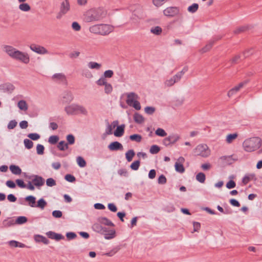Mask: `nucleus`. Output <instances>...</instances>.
<instances>
[{
  "instance_id": "nucleus-1",
  "label": "nucleus",
  "mask_w": 262,
  "mask_h": 262,
  "mask_svg": "<svg viewBox=\"0 0 262 262\" xmlns=\"http://www.w3.org/2000/svg\"><path fill=\"white\" fill-rule=\"evenodd\" d=\"M106 15V12L102 8L91 9L84 14V19L87 23L99 21L104 18Z\"/></svg>"
},
{
  "instance_id": "nucleus-2",
  "label": "nucleus",
  "mask_w": 262,
  "mask_h": 262,
  "mask_svg": "<svg viewBox=\"0 0 262 262\" xmlns=\"http://www.w3.org/2000/svg\"><path fill=\"white\" fill-rule=\"evenodd\" d=\"M261 140L259 137H252L246 139L243 147L247 152H252L258 149L261 145Z\"/></svg>"
},
{
  "instance_id": "nucleus-3",
  "label": "nucleus",
  "mask_w": 262,
  "mask_h": 262,
  "mask_svg": "<svg viewBox=\"0 0 262 262\" xmlns=\"http://www.w3.org/2000/svg\"><path fill=\"white\" fill-rule=\"evenodd\" d=\"M89 30L92 33L105 35L113 31V27L109 25L97 24L90 27Z\"/></svg>"
},
{
  "instance_id": "nucleus-4",
  "label": "nucleus",
  "mask_w": 262,
  "mask_h": 262,
  "mask_svg": "<svg viewBox=\"0 0 262 262\" xmlns=\"http://www.w3.org/2000/svg\"><path fill=\"white\" fill-rule=\"evenodd\" d=\"M195 155L203 157H207L210 154V151L206 144H200L194 149Z\"/></svg>"
},
{
  "instance_id": "nucleus-5",
  "label": "nucleus",
  "mask_w": 262,
  "mask_h": 262,
  "mask_svg": "<svg viewBox=\"0 0 262 262\" xmlns=\"http://www.w3.org/2000/svg\"><path fill=\"white\" fill-rule=\"evenodd\" d=\"M13 59L20 61L21 62L27 64L30 61L29 55L27 53L21 52L17 50Z\"/></svg>"
},
{
  "instance_id": "nucleus-6",
  "label": "nucleus",
  "mask_w": 262,
  "mask_h": 262,
  "mask_svg": "<svg viewBox=\"0 0 262 262\" xmlns=\"http://www.w3.org/2000/svg\"><path fill=\"white\" fill-rule=\"evenodd\" d=\"M180 13V9L177 7H169L163 11V14L166 16L173 17L178 15Z\"/></svg>"
},
{
  "instance_id": "nucleus-7",
  "label": "nucleus",
  "mask_w": 262,
  "mask_h": 262,
  "mask_svg": "<svg viewBox=\"0 0 262 262\" xmlns=\"http://www.w3.org/2000/svg\"><path fill=\"white\" fill-rule=\"evenodd\" d=\"M70 9V5L69 0H64L63 1L60 5V11L57 16V18H60L61 16L66 14Z\"/></svg>"
},
{
  "instance_id": "nucleus-8",
  "label": "nucleus",
  "mask_w": 262,
  "mask_h": 262,
  "mask_svg": "<svg viewBox=\"0 0 262 262\" xmlns=\"http://www.w3.org/2000/svg\"><path fill=\"white\" fill-rule=\"evenodd\" d=\"M180 139V136L177 134H172L163 140V144L166 146L174 144Z\"/></svg>"
},
{
  "instance_id": "nucleus-9",
  "label": "nucleus",
  "mask_w": 262,
  "mask_h": 262,
  "mask_svg": "<svg viewBox=\"0 0 262 262\" xmlns=\"http://www.w3.org/2000/svg\"><path fill=\"white\" fill-rule=\"evenodd\" d=\"M30 49L33 52L39 54H46L48 53V51L43 47L36 44H31Z\"/></svg>"
},
{
  "instance_id": "nucleus-10",
  "label": "nucleus",
  "mask_w": 262,
  "mask_h": 262,
  "mask_svg": "<svg viewBox=\"0 0 262 262\" xmlns=\"http://www.w3.org/2000/svg\"><path fill=\"white\" fill-rule=\"evenodd\" d=\"M32 179V183L36 187H40L42 186L45 183V180L41 177L38 175H33L32 176L28 177L29 179Z\"/></svg>"
},
{
  "instance_id": "nucleus-11",
  "label": "nucleus",
  "mask_w": 262,
  "mask_h": 262,
  "mask_svg": "<svg viewBox=\"0 0 262 262\" xmlns=\"http://www.w3.org/2000/svg\"><path fill=\"white\" fill-rule=\"evenodd\" d=\"M77 104H72L67 106L64 108V111L69 115H74L77 114Z\"/></svg>"
},
{
  "instance_id": "nucleus-12",
  "label": "nucleus",
  "mask_w": 262,
  "mask_h": 262,
  "mask_svg": "<svg viewBox=\"0 0 262 262\" xmlns=\"http://www.w3.org/2000/svg\"><path fill=\"white\" fill-rule=\"evenodd\" d=\"M73 100V96L70 91H65L62 94V103H69Z\"/></svg>"
},
{
  "instance_id": "nucleus-13",
  "label": "nucleus",
  "mask_w": 262,
  "mask_h": 262,
  "mask_svg": "<svg viewBox=\"0 0 262 262\" xmlns=\"http://www.w3.org/2000/svg\"><path fill=\"white\" fill-rule=\"evenodd\" d=\"M52 78L55 81L64 84L67 83L66 77L62 73H56L52 76Z\"/></svg>"
},
{
  "instance_id": "nucleus-14",
  "label": "nucleus",
  "mask_w": 262,
  "mask_h": 262,
  "mask_svg": "<svg viewBox=\"0 0 262 262\" xmlns=\"http://www.w3.org/2000/svg\"><path fill=\"white\" fill-rule=\"evenodd\" d=\"M103 231L101 234H104V238L107 239H112L115 237V230L114 229L108 230V228L103 227Z\"/></svg>"
},
{
  "instance_id": "nucleus-15",
  "label": "nucleus",
  "mask_w": 262,
  "mask_h": 262,
  "mask_svg": "<svg viewBox=\"0 0 262 262\" xmlns=\"http://www.w3.org/2000/svg\"><path fill=\"white\" fill-rule=\"evenodd\" d=\"M138 96L134 92H130L127 94L126 103L131 106L134 101L138 99Z\"/></svg>"
},
{
  "instance_id": "nucleus-16",
  "label": "nucleus",
  "mask_w": 262,
  "mask_h": 262,
  "mask_svg": "<svg viewBox=\"0 0 262 262\" xmlns=\"http://www.w3.org/2000/svg\"><path fill=\"white\" fill-rule=\"evenodd\" d=\"M4 51L7 53L9 56L13 58L17 50L13 48L12 46L5 45L4 46Z\"/></svg>"
},
{
  "instance_id": "nucleus-17",
  "label": "nucleus",
  "mask_w": 262,
  "mask_h": 262,
  "mask_svg": "<svg viewBox=\"0 0 262 262\" xmlns=\"http://www.w3.org/2000/svg\"><path fill=\"white\" fill-rule=\"evenodd\" d=\"M108 149L111 151H116L118 150H122V145L118 141H114L111 143L108 146Z\"/></svg>"
},
{
  "instance_id": "nucleus-18",
  "label": "nucleus",
  "mask_w": 262,
  "mask_h": 262,
  "mask_svg": "<svg viewBox=\"0 0 262 262\" xmlns=\"http://www.w3.org/2000/svg\"><path fill=\"white\" fill-rule=\"evenodd\" d=\"M46 235L48 236V237L51 239H55L57 241L60 240V239H64V236L61 234H59V233H56L53 231H48L46 233Z\"/></svg>"
},
{
  "instance_id": "nucleus-19",
  "label": "nucleus",
  "mask_w": 262,
  "mask_h": 262,
  "mask_svg": "<svg viewBox=\"0 0 262 262\" xmlns=\"http://www.w3.org/2000/svg\"><path fill=\"white\" fill-rule=\"evenodd\" d=\"M98 221L100 224L106 226L112 227L115 226L114 224L106 217H99L98 218Z\"/></svg>"
},
{
  "instance_id": "nucleus-20",
  "label": "nucleus",
  "mask_w": 262,
  "mask_h": 262,
  "mask_svg": "<svg viewBox=\"0 0 262 262\" xmlns=\"http://www.w3.org/2000/svg\"><path fill=\"white\" fill-rule=\"evenodd\" d=\"M125 125L122 124L117 127L116 130L114 132L115 136L120 137L123 136L124 133Z\"/></svg>"
},
{
  "instance_id": "nucleus-21",
  "label": "nucleus",
  "mask_w": 262,
  "mask_h": 262,
  "mask_svg": "<svg viewBox=\"0 0 262 262\" xmlns=\"http://www.w3.org/2000/svg\"><path fill=\"white\" fill-rule=\"evenodd\" d=\"M34 239L37 243L41 242L46 245H48L50 243L48 239H47L46 237L40 235H35Z\"/></svg>"
},
{
  "instance_id": "nucleus-22",
  "label": "nucleus",
  "mask_w": 262,
  "mask_h": 262,
  "mask_svg": "<svg viewBox=\"0 0 262 262\" xmlns=\"http://www.w3.org/2000/svg\"><path fill=\"white\" fill-rule=\"evenodd\" d=\"M134 120L138 124H142L144 122V118L143 116L138 113L134 114Z\"/></svg>"
},
{
  "instance_id": "nucleus-23",
  "label": "nucleus",
  "mask_w": 262,
  "mask_h": 262,
  "mask_svg": "<svg viewBox=\"0 0 262 262\" xmlns=\"http://www.w3.org/2000/svg\"><path fill=\"white\" fill-rule=\"evenodd\" d=\"M57 147L60 151H65L69 148V145L65 141H60L58 142Z\"/></svg>"
},
{
  "instance_id": "nucleus-24",
  "label": "nucleus",
  "mask_w": 262,
  "mask_h": 262,
  "mask_svg": "<svg viewBox=\"0 0 262 262\" xmlns=\"http://www.w3.org/2000/svg\"><path fill=\"white\" fill-rule=\"evenodd\" d=\"M9 168L11 172L14 174L19 175L21 173V169L18 166L11 165L10 166Z\"/></svg>"
},
{
  "instance_id": "nucleus-25",
  "label": "nucleus",
  "mask_w": 262,
  "mask_h": 262,
  "mask_svg": "<svg viewBox=\"0 0 262 262\" xmlns=\"http://www.w3.org/2000/svg\"><path fill=\"white\" fill-rule=\"evenodd\" d=\"M25 200L29 202V205L31 207H35L36 198L33 195H28L25 198Z\"/></svg>"
},
{
  "instance_id": "nucleus-26",
  "label": "nucleus",
  "mask_w": 262,
  "mask_h": 262,
  "mask_svg": "<svg viewBox=\"0 0 262 262\" xmlns=\"http://www.w3.org/2000/svg\"><path fill=\"white\" fill-rule=\"evenodd\" d=\"M93 230L98 233H101L103 232V227L101 225V224L99 223H95L92 226Z\"/></svg>"
},
{
  "instance_id": "nucleus-27",
  "label": "nucleus",
  "mask_w": 262,
  "mask_h": 262,
  "mask_svg": "<svg viewBox=\"0 0 262 262\" xmlns=\"http://www.w3.org/2000/svg\"><path fill=\"white\" fill-rule=\"evenodd\" d=\"M135 155L133 149H129L125 153V158L128 162H130Z\"/></svg>"
},
{
  "instance_id": "nucleus-28",
  "label": "nucleus",
  "mask_w": 262,
  "mask_h": 262,
  "mask_svg": "<svg viewBox=\"0 0 262 262\" xmlns=\"http://www.w3.org/2000/svg\"><path fill=\"white\" fill-rule=\"evenodd\" d=\"M15 224V222L14 220L11 218H8L3 222V225L5 227H10L12 225H14Z\"/></svg>"
},
{
  "instance_id": "nucleus-29",
  "label": "nucleus",
  "mask_w": 262,
  "mask_h": 262,
  "mask_svg": "<svg viewBox=\"0 0 262 262\" xmlns=\"http://www.w3.org/2000/svg\"><path fill=\"white\" fill-rule=\"evenodd\" d=\"M77 114L80 113L84 116H87L88 115V112L86 108L82 105H80L77 104Z\"/></svg>"
},
{
  "instance_id": "nucleus-30",
  "label": "nucleus",
  "mask_w": 262,
  "mask_h": 262,
  "mask_svg": "<svg viewBox=\"0 0 262 262\" xmlns=\"http://www.w3.org/2000/svg\"><path fill=\"white\" fill-rule=\"evenodd\" d=\"M66 139L67 140V143L68 145H73L75 143V138L74 136L72 134H69L67 136Z\"/></svg>"
},
{
  "instance_id": "nucleus-31",
  "label": "nucleus",
  "mask_w": 262,
  "mask_h": 262,
  "mask_svg": "<svg viewBox=\"0 0 262 262\" xmlns=\"http://www.w3.org/2000/svg\"><path fill=\"white\" fill-rule=\"evenodd\" d=\"M59 140V137L57 135L51 136L49 138L48 142L52 145L56 144Z\"/></svg>"
},
{
  "instance_id": "nucleus-32",
  "label": "nucleus",
  "mask_w": 262,
  "mask_h": 262,
  "mask_svg": "<svg viewBox=\"0 0 262 262\" xmlns=\"http://www.w3.org/2000/svg\"><path fill=\"white\" fill-rule=\"evenodd\" d=\"M19 9L23 11L27 12L31 10V7L27 3H21L19 5Z\"/></svg>"
},
{
  "instance_id": "nucleus-33",
  "label": "nucleus",
  "mask_w": 262,
  "mask_h": 262,
  "mask_svg": "<svg viewBox=\"0 0 262 262\" xmlns=\"http://www.w3.org/2000/svg\"><path fill=\"white\" fill-rule=\"evenodd\" d=\"M213 45V42L210 40L208 43L201 50V53H204L209 51L212 48Z\"/></svg>"
},
{
  "instance_id": "nucleus-34",
  "label": "nucleus",
  "mask_w": 262,
  "mask_h": 262,
  "mask_svg": "<svg viewBox=\"0 0 262 262\" xmlns=\"http://www.w3.org/2000/svg\"><path fill=\"white\" fill-rule=\"evenodd\" d=\"M47 204L46 201L43 199L41 198L37 201V204L35 205V207L43 209Z\"/></svg>"
},
{
  "instance_id": "nucleus-35",
  "label": "nucleus",
  "mask_w": 262,
  "mask_h": 262,
  "mask_svg": "<svg viewBox=\"0 0 262 262\" xmlns=\"http://www.w3.org/2000/svg\"><path fill=\"white\" fill-rule=\"evenodd\" d=\"M175 169L177 172L180 173H183L185 171V168L183 164L176 162L174 165Z\"/></svg>"
},
{
  "instance_id": "nucleus-36",
  "label": "nucleus",
  "mask_w": 262,
  "mask_h": 262,
  "mask_svg": "<svg viewBox=\"0 0 262 262\" xmlns=\"http://www.w3.org/2000/svg\"><path fill=\"white\" fill-rule=\"evenodd\" d=\"M199 9V5L196 3H193L191 6H189L187 10L192 13H195Z\"/></svg>"
},
{
  "instance_id": "nucleus-37",
  "label": "nucleus",
  "mask_w": 262,
  "mask_h": 262,
  "mask_svg": "<svg viewBox=\"0 0 262 262\" xmlns=\"http://www.w3.org/2000/svg\"><path fill=\"white\" fill-rule=\"evenodd\" d=\"M18 107L21 110L26 111L28 109V106L25 100H20L18 102Z\"/></svg>"
},
{
  "instance_id": "nucleus-38",
  "label": "nucleus",
  "mask_w": 262,
  "mask_h": 262,
  "mask_svg": "<svg viewBox=\"0 0 262 262\" xmlns=\"http://www.w3.org/2000/svg\"><path fill=\"white\" fill-rule=\"evenodd\" d=\"M129 139L132 141L140 142L142 140V136L139 134H133L129 136Z\"/></svg>"
},
{
  "instance_id": "nucleus-39",
  "label": "nucleus",
  "mask_w": 262,
  "mask_h": 262,
  "mask_svg": "<svg viewBox=\"0 0 262 262\" xmlns=\"http://www.w3.org/2000/svg\"><path fill=\"white\" fill-rule=\"evenodd\" d=\"M78 165L80 167H84L86 166V162L85 160L81 157L79 156L76 159Z\"/></svg>"
},
{
  "instance_id": "nucleus-40",
  "label": "nucleus",
  "mask_w": 262,
  "mask_h": 262,
  "mask_svg": "<svg viewBox=\"0 0 262 262\" xmlns=\"http://www.w3.org/2000/svg\"><path fill=\"white\" fill-rule=\"evenodd\" d=\"M206 179L205 174L203 172H199L196 176V179L198 181L201 183H204Z\"/></svg>"
},
{
  "instance_id": "nucleus-41",
  "label": "nucleus",
  "mask_w": 262,
  "mask_h": 262,
  "mask_svg": "<svg viewBox=\"0 0 262 262\" xmlns=\"http://www.w3.org/2000/svg\"><path fill=\"white\" fill-rule=\"evenodd\" d=\"M160 150V148L159 146L157 145H153L150 147L149 152L150 154L154 155L158 154Z\"/></svg>"
},
{
  "instance_id": "nucleus-42",
  "label": "nucleus",
  "mask_w": 262,
  "mask_h": 262,
  "mask_svg": "<svg viewBox=\"0 0 262 262\" xmlns=\"http://www.w3.org/2000/svg\"><path fill=\"white\" fill-rule=\"evenodd\" d=\"M237 134H230L227 135L226 137V141L228 143H230L232 142V141L235 139L237 137Z\"/></svg>"
},
{
  "instance_id": "nucleus-43",
  "label": "nucleus",
  "mask_w": 262,
  "mask_h": 262,
  "mask_svg": "<svg viewBox=\"0 0 262 262\" xmlns=\"http://www.w3.org/2000/svg\"><path fill=\"white\" fill-rule=\"evenodd\" d=\"M150 32L155 35H159L162 33V30L160 27L156 26L152 28L150 30Z\"/></svg>"
},
{
  "instance_id": "nucleus-44",
  "label": "nucleus",
  "mask_w": 262,
  "mask_h": 262,
  "mask_svg": "<svg viewBox=\"0 0 262 262\" xmlns=\"http://www.w3.org/2000/svg\"><path fill=\"white\" fill-rule=\"evenodd\" d=\"M254 174L246 175L243 178L242 182L244 185L247 184L254 177Z\"/></svg>"
},
{
  "instance_id": "nucleus-45",
  "label": "nucleus",
  "mask_w": 262,
  "mask_h": 262,
  "mask_svg": "<svg viewBox=\"0 0 262 262\" xmlns=\"http://www.w3.org/2000/svg\"><path fill=\"white\" fill-rule=\"evenodd\" d=\"M27 222V218L26 216H20L17 218L16 221H15V224H23Z\"/></svg>"
},
{
  "instance_id": "nucleus-46",
  "label": "nucleus",
  "mask_w": 262,
  "mask_h": 262,
  "mask_svg": "<svg viewBox=\"0 0 262 262\" xmlns=\"http://www.w3.org/2000/svg\"><path fill=\"white\" fill-rule=\"evenodd\" d=\"M88 67L89 68L92 69H99L100 68V67H101V65L98 63L93 62V61H91V62H89Z\"/></svg>"
},
{
  "instance_id": "nucleus-47",
  "label": "nucleus",
  "mask_w": 262,
  "mask_h": 262,
  "mask_svg": "<svg viewBox=\"0 0 262 262\" xmlns=\"http://www.w3.org/2000/svg\"><path fill=\"white\" fill-rule=\"evenodd\" d=\"M82 75L88 78H91L93 77L91 72L87 69L82 70Z\"/></svg>"
},
{
  "instance_id": "nucleus-48",
  "label": "nucleus",
  "mask_w": 262,
  "mask_h": 262,
  "mask_svg": "<svg viewBox=\"0 0 262 262\" xmlns=\"http://www.w3.org/2000/svg\"><path fill=\"white\" fill-rule=\"evenodd\" d=\"M140 161L139 160L135 161L133 162L130 165V167L132 169L134 170H137L140 166Z\"/></svg>"
},
{
  "instance_id": "nucleus-49",
  "label": "nucleus",
  "mask_w": 262,
  "mask_h": 262,
  "mask_svg": "<svg viewBox=\"0 0 262 262\" xmlns=\"http://www.w3.org/2000/svg\"><path fill=\"white\" fill-rule=\"evenodd\" d=\"M144 111L147 114L151 115L155 112L156 108L153 106H146L144 108Z\"/></svg>"
},
{
  "instance_id": "nucleus-50",
  "label": "nucleus",
  "mask_w": 262,
  "mask_h": 262,
  "mask_svg": "<svg viewBox=\"0 0 262 262\" xmlns=\"http://www.w3.org/2000/svg\"><path fill=\"white\" fill-rule=\"evenodd\" d=\"M156 135L160 137H165L167 135L166 132L162 128H158L155 132Z\"/></svg>"
},
{
  "instance_id": "nucleus-51",
  "label": "nucleus",
  "mask_w": 262,
  "mask_h": 262,
  "mask_svg": "<svg viewBox=\"0 0 262 262\" xmlns=\"http://www.w3.org/2000/svg\"><path fill=\"white\" fill-rule=\"evenodd\" d=\"M24 143L25 147L28 149L32 148V147L33 146V142L28 139H25L24 141Z\"/></svg>"
},
{
  "instance_id": "nucleus-52",
  "label": "nucleus",
  "mask_w": 262,
  "mask_h": 262,
  "mask_svg": "<svg viewBox=\"0 0 262 262\" xmlns=\"http://www.w3.org/2000/svg\"><path fill=\"white\" fill-rule=\"evenodd\" d=\"M112 91H113L112 85L110 83H107L104 85V92L106 94H110L112 93Z\"/></svg>"
},
{
  "instance_id": "nucleus-53",
  "label": "nucleus",
  "mask_w": 262,
  "mask_h": 262,
  "mask_svg": "<svg viewBox=\"0 0 262 262\" xmlns=\"http://www.w3.org/2000/svg\"><path fill=\"white\" fill-rule=\"evenodd\" d=\"M45 147L41 144H37L36 146V152L38 155H42L44 154Z\"/></svg>"
},
{
  "instance_id": "nucleus-54",
  "label": "nucleus",
  "mask_w": 262,
  "mask_h": 262,
  "mask_svg": "<svg viewBox=\"0 0 262 262\" xmlns=\"http://www.w3.org/2000/svg\"><path fill=\"white\" fill-rule=\"evenodd\" d=\"M56 184V181L52 178H50L46 180V185L49 187H53Z\"/></svg>"
},
{
  "instance_id": "nucleus-55",
  "label": "nucleus",
  "mask_w": 262,
  "mask_h": 262,
  "mask_svg": "<svg viewBox=\"0 0 262 262\" xmlns=\"http://www.w3.org/2000/svg\"><path fill=\"white\" fill-rule=\"evenodd\" d=\"M96 84L99 86L105 85L107 82L106 79L103 77H101L96 82Z\"/></svg>"
},
{
  "instance_id": "nucleus-56",
  "label": "nucleus",
  "mask_w": 262,
  "mask_h": 262,
  "mask_svg": "<svg viewBox=\"0 0 262 262\" xmlns=\"http://www.w3.org/2000/svg\"><path fill=\"white\" fill-rule=\"evenodd\" d=\"M17 124V122L15 120H11L8 124L7 127L9 129L14 128Z\"/></svg>"
},
{
  "instance_id": "nucleus-57",
  "label": "nucleus",
  "mask_w": 262,
  "mask_h": 262,
  "mask_svg": "<svg viewBox=\"0 0 262 262\" xmlns=\"http://www.w3.org/2000/svg\"><path fill=\"white\" fill-rule=\"evenodd\" d=\"M247 30V27L246 26H242L238 28L235 29L233 31L234 33L235 34H239L241 33L244 32L246 30Z\"/></svg>"
},
{
  "instance_id": "nucleus-58",
  "label": "nucleus",
  "mask_w": 262,
  "mask_h": 262,
  "mask_svg": "<svg viewBox=\"0 0 262 262\" xmlns=\"http://www.w3.org/2000/svg\"><path fill=\"white\" fill-rule=\"evenodd\" d=\"M113 75H114V72L112 70H108L105 71L104 72L102 77H104V78L106 79V78L112 77Z\"/></svg>"
},
{
  "instance_id": "nucleus-59",
  "label": "nucleus",
  "mask_w": 262,
  "mask_h": 262,
  "mask_svg": "<svg viewBox=\"0 0 262 262\" xmlns=\"http://www.w3.org/2000/svg\"><path fill=\"white\" fill-rule=\"evenodd\" d=\"M28 137L32 140H37L40 138V135L37 133H31L28 134Z\"/></svg>"
},
{
  "instance_id": "nucleus-60",
  "label": "nucleus",
  "mask_w": 262,
  "mask_h": 262,
  "mask_svg": "<svg viewBox=\"0 0 262 262\" xmlns=\"http://www.w3.org/2000/svg\"><path fill=\"white\" fill-rule=\"evenodd\" d=\"M64 179L66 181L69 182H74L76 180L75 177L71 174H66Z\"/></svg>"
},
{
  "instance_id": "nucleus-61",
  "label": "nucleus",
  "mask_w": 262,
  "mask_h": 262,
  "mask_svg": "<svg viewBox=\"0 0 262 262\" xmlns=\"http://www.w3.org/2000/svg\"><path fill=\"white\" fill-rule=\"evenodd\" d=\"M16 183L17 186L21 188H25L26 187V184H25L24 181L21 179H17L16 180Z\"/></svg>"
},
{
  "instance_id": "nucleus-62",
  "label": "nucleus",
  "mask_w": 262,
  "mask_h": 262,
  "mask_svg": "<svg viewBox=\"0 0 262 262\" xmlns=\"http://www.w3.org/2000/svg\"><path fill=\"white\" fill-rule=\"evenodd\" d=\"M118 173L121 176L127 177L128 172L126 169L122 168L118 170Z\"/></svg>"
},
{
  "instance_id": "nucleus-63",
  "label": "nucleus",
  "mask_w": 262,
  "mask_h": 262,
  "mask_svg": "<svg viewBox=\"0 0 262 262\" xmlns=\"http://www.w3.org/2000/svg\"><path fill=\"white\" fill-rule=\"evenodd\" d=\"M166 177L163 174H161L158 178V182L160 184H164L166 183Z\"/></svg>"
},
{
  "instance_id": "nucleus-64",
  "label": "nucleus",
  "mask_w": 262,
  "mask_h": 262,
  "mask_svg": "<svg viewBox=\"0 0 262 262\" xmlns=\"http://www.w3.org/2000/svg\"><path fill=\"white\" fill-rule=\"evenodd\" d=\"M176 82L173 81V79L172 77L170 78L169 79L166 80L164 82V84L168 87L172 86Z\"/></svg>"
}]
</instances>
